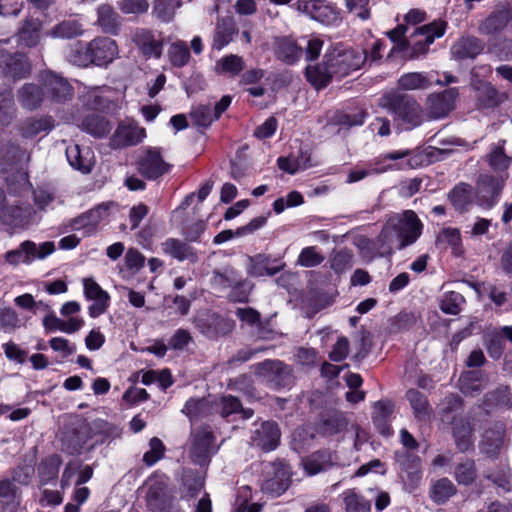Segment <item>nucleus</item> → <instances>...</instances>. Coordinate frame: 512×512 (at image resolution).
<instances>
[{"label":"nucleus","instance_id":"nucleus-10","mask_svg":"<svg viewBox=\"0 0 512 512\" xmlns=\"http://www.w3.org/2000/svg\"><path fill=\"white\" fill-rule=\"evenodd\" d=\"M511 20V4L508 1L499 2L492 12L479 23L478 32L487 36L497 35L505 30Z\"/></svg>","mask_w":512,"mask_h":512},{"label":"nucleus","instance_id":"nucleus-48","mask_svg":"<svg viewBox=\"0 0 512 512\" xmlns=\"http://www.w3.org/2000/svg\"><path fill=\"white\" fill-rule=\"evenodd\" d=\"M431 84V77L420 72L406 73L398 79V87L404 91L427 89Z\"/></svg>","mask_w":512,"mask_h":512},{"label":"nucleus","instance_id":"nucleus-45","mask_svg":"<svg viewBox=\"0 0 512 512\" xmlns=\"http://www.w3.org/2000/svg\"><path fill=\"white\" fill-rule=\"evenodd\" d=\"M504 144L505 140H503L500 145L494 146L486 155V161L489 167L496 172V174H508L507 169L511 164L512 159L505 154Z\"/></svg>","mask_w":512,"mask_h":512},{"label":"nucleus","instance_id":"nucleus-30","mask_svg":"<svg viewBox=\"0 0 512 512\" xmlns=\"http://www.w3.org/2000/svg\"><path fill=\"white\" fill-rule=\"evenodd\" d=\"M108 204H101L94 209L77 217L72 222V227L75 230L83 229L85 235L93 234L96 230L98 223L107 217L108 215Z\"/></svg>","mask_w":512,"mask_h":512},{"label":"nucleus","instance_id":"nucleus-32","mask_svg":"<svg viewBox=\"0 0 512 512\" xmlns=\"http://www.w3.org/2000/svg\"><path fill=\"white\" fill-rule=\"evenodd\" d=\"M305 76L307 81L316 89L326 87L335 78L325 56L320 63L308 65L305 70Z\"/></svg>","mask_w":512,"mask_h":512},{"label":"nucleus","instance_id":"nucleus-17","mask_svg":"<svg viewBox=\"0 0 512 512\" xmlns=\"http://www.w3.org/2000/svg\"><path fill=\"white\" fill-rule=\"evenodd\" d=\"M92 64L106 66L118 56L116 42L108 37H97L89 42Z\"/></svg>","mask_w":512,"mask_h":512},{"label":"nucleus","instance_id":"nucleus-64","mask_svg":"<svg viewBox=\"0 0 512 512\" xmlns=\"http://www.w3.org/2000/svg\"><path fill=\"white\" fill-rule=\"evenodd\" d=\"M149 447L150 449L143 455V461L146 465L152 466L163 457L165 446L159 438L153 437L149 442Z\"/></svg>","mask_w":512,"mask_h":512},{"label":"nucleus","instance_id":"nucleus-11","mask_svg":"<svg viewBox=\"0 0 512 512\" xmlns=\"http://www.w3.org/2000/svg\"><path fill=\"white\" fill-rule=\"evenodd\" d=\"M457 97L458 90L456 88L430 94L426 100V120H438L448 116L455 107Z\"/></svg>","mask_w":512,"mask_h":512},{"label":"nucleus","instance_id":"nucleus-44","mask_svg":"<svg viewBox=\"0 0 512 512\" xmlns=\"http://www.w3.org/2000/svg\"><path fill=\"white\" fill-rule=\"evenodd\" d=\"M83 25L76 19L63 20L48 33L53 38L71 39L83 35Z\"/></svg>","mask_w":512,"mask_h":512},{"label":"nucleus","instance_id":"nucleus-4","mask_svg":"<svg viewBox=\"0 0 512 512\" xmlns=\"http://www.w3.org/2000/svg\"><path fill=\"white\" fill-rule=\"evenodd\" d=\"M251 368L254 374L272 389L285 388L293 382L291 367L280 360H265L252 365Z\"/></svg>","mask_w":512,"mask_h":512},{"label":"nucleus","instance_id":"nucleus-19","mask_svg":"<svg viewBox=\"0 0 512 512\" xmlns=\"http://www.w3.org/2000/svg\"><path fill=\"white\" fill-rule=\"evenodd\" d=\"M84 294L93 304L89 306V315L96 318L102 315L108 308L110 296L92 278L83 279Z\"/></svg>","mask_w":512,"mask_h":512},{"label":"nucleus","instance_id":"nucleus-1","mask_svg":"<svg viewBox=\"0 0 512 512\" xmlns=\"http://www.w3.org/2000/svg\"><path fill=\"white\" fill-rule=\"evenodd\" d=\"M379 106L392 115L394 123L404 130L421 126L425 112L414 97L396 91L385 93L379 100Z\"/></svg>","mask_w":512,"mask_h":512},{"label":"nucleus","instance_id":"nucleus-36","mask_svg":"<svg viewBox=\"0 0 512 512\" xmlns=\"http://www.w3.org/2000/svg\"><path fill=\"white\" fill-rule=\"evenodd\" d=\"M17 97L24 108L34 110L42 104L45 93L39 85L26 83L19 89Z\"/></svg>","mask_w":512,"mask_h":512},{"label":"nucleus","instance_id":"nucleus-21","mask_svg":"<svg viewBox=\"0 0 512 512\" xmlns=\"http://www.w3.org/2000/svg\"><path fill=\"white\" fill-rule=\"evenodd\" d=\"M132 40L145 57L160 58L162 54V41L157 39L150 30L139 28L132 34Z\"/></svg>","mask_w":512,"mask_h":512},{"label":"nucleus","instance_id":"nucleus-59","mask_svg":"<svg viewBox=\"0 0 512 512\" xmlns=\"http://www.w3.org/2000/svg\"><path fill=\"white\" fill-rule=\"evenodd\" d=\"M354 256L348 249L335 252L330 258V268L337 274H342L353 267Z\"/></svg>","mask_w":512,"mask_h":512},{"label":"nucleus","instance_id":"nucleus-56","mask_svg":"<svg viewBox=\"0 0 512 512\" xmlns=\"http://www.w3.org/2000/svg\"><path fill=\"white\" fill-rule=\"evenodd\" d=\"M454 477L455 480L460 485L468 486L472 484L477 477L476 465L474 460L465 459L462 462L458 463L455 467Z\"/></svg>","mask_w":512,"mask_h":512},{"label":"nucleus","instance_id":"nucleus-51","mask_svg":"<svg viewBox=\"0 0 512 512\" xmlns=\"http://www.w3.org/2000/svg\"><path fill=\"white\" fill-rule=\"evenodd\" d=\"M239 273L231 266H226L222 270H214L210 283L212 287L218 290L232 288L238 283Z\"/></svg>","mask_w":512,"mask_h":512},{"label":"nucleus","instance_id":"nucleus-57","mask_svg":"<svg viewBox=\"0 0 512 512\" xmlns=\"http://www.w3.org/2000/svg\"><path fill=\"white\" fill-rule=\"evenodd\" d=\"M342 495L345 512H371V502L354 490H347Z\"/></svg>","mask_w":512,"mask_h":512},{"label":"nucleus","instance_id":"nucleus-39","mask_svg":"<svg viewBox=\"0 0 512 512\" xmlns=\"http://www.w3.org/2000/svg\"><path fill=\"white\" fill-rule=\"evenodd\" d=\"M406 398L409 401L413 413L418 420H429L433 409L427 397L416 389H409L406 392Z\"/></svg>","mask_w":512,"mask_h":512},{"label":"nucleus","instance_id":"nucleus-24","mask_svg":"<svg viewBox=\"0 0 512 512\" xmlns=\"http://www.w3.org/2000/svg\"><path fill=\"white\" fill-rule=\"evenodd\" d=\"M400 478L404 484V489L411 493L419 485L421 475V464L418 457L406 456V459H400Z\"/></svg>","mask_w":512,"mask_h":512},{"label":"nucleus","instance_id":"nucleus-3","mask_svg":"<svg viewBox=\"0 0 512 512\" xmlns=\"http://www.w3.org/2000/svg\"><path fill=\"white\" fill-rule=\"evenodd\" d=\"M335 78H343L358 70L367 59L364 50L341 49L335 47L325 53Z\"/></svg>","mask_w":512,"mask_h":512},{"label":"nucleus","instance_id":"nucleus-5","mask_svg":"<svg viewBox=\"0 0 512 512\" xmlns=\"http://www.w3.org/2000/svg\"><path fill=\"white\" fill-rule=\"evenodd\" d=\"M446 24L443 21H434L415 29L409 36V48L403 51L411 59L427 53L429 46L436 38L444 35Z\"/></svg>","mask_w":512,"mask_h":512},{"label":"nucleus","instance_id":"nucleus-12","mask_svg":"<svg viewBox=\"0 0 512 512\" xmlns=\"http://www.w3.org/2000/svg\"><path fill=\"white\" fill-rule=\"evenodd\" d=\"M509 174H481L477 181V194L486 206L497 203Z\"/></svg>","mask_w":512,"mask_h":512},{"label":"nucleus","instance_id":"nucleus-29","mask_svg":"<svg viewBox=\"0 0 512 512\" xmlns=\"http://www.w3.org/2000/svg\"><path fill=\"white\" fill-rule=\"evenodd\" d=\"M66 157L70 166L83 174L91 172L94 165V155L89 148L82 149L78 144L66 148Z\"/></svg>","mask_w":512,"mask_h":512},{"label":"nucleus","instance_id":"nucleus-46","mask_svg":"<svg viewBox=\"0 0 512 512\" xmlns=\"http://www.w3.org/2000/svg\"><path fill=\"white\" fill-rule=\"evenodd\" d=\"M459 386L463 394L475 396L484 388V376L477 370L467 371L460 376Z\"/></svg>","mask_w":512,"mask_h":512},{"label":"nucleus","instance_id":"nucleus-54","mask_svg":"<svg viewBox=\"0 0 512 512\" xmlns=\"http://www.w3.org/2000/svg\"><path fill=\"white\" fill-rule=\"evenodd\" d=\"M82 128L94 137H105L111 131L110 123L100 115L87 116L82 122Z\"/></svg>","mask_w":512,"mask_h":512},{"label":"nucleus","instance_id":"nucleus-63","mask_svg":"<svg viewBox=\"0 0 512 512\" xmlns=\"http://www.w3.org/2000/svg\"><path fill=\"white\" fill-rule=\"evenodd\" d=\"M347 420L342 413L335 412L322 422V431L326 434H336L347 427Z\"/></svg>","mask_w":512,"mask_h":512},{"label":"nucleus","instance_id":"nucleus-40","mask_svg":"<svg viewBox=\"0 0 512 512\" xmlns=\"http://www.w3.org/2000/svg\"><path fill=\"white\" fill-rule=\"evenodd\" d=\"M236 32L235 22L231 17H225L218 20L216 24L213 48L221 50L228 45Z\"/></svg>","mask_w":512,"mask_h":512},{"label":"nucleus","instance_id":"nucleus-35","mask_svg":"<svg viewBox=\"0 0 512 512\" xmlns=\"http://www.w3.org/2000/svg\"><path fill=\"white\" fill-rule=\"evenodd\" d=\"M4 70L2 73L5 77H10L12 80H18L26 77L30 73V63L27 57L23 54L16 53L9 55L4 59Z\"/></svg>","mask_w":512,"mask_h":512},{"label":"nucleus","instance_id":"nucleus-62","mask_svg":"<svg viewBox=\"0 0 512 512\" xmlns=\"http://www.w3.org/2000/svg\"><path fill=\"white\" fill-rule=\"evenodd\" d=\"M324 259L325 257L318 252L317 247L309 246L301 250L297 264L302 267L311 268L320 265Z\"/></svg>","mask_w":512,"mask_h":512},{"label":"nucleus","instance_id":"nucleus-34","mask_svg":"<svg viewBox=\"0 0 512 512\" xmlns=\"http://www.w3.org/2000/svg\"><path fill=\"white\" fill-rule=\"evenodd\" d=\"M42 324L46 331L52 332L59 330L67 334H72L82 328L84 321L79 317H71L67 321H64L56 317L54 311H52L45 315Z\"/></svg>","mask_w":512,"mask_h":512},{"label":"nucleus","instance_id":"nucleus-47","mask_svg":"<svg viewBox=\"0 0 512 512\" xmlns=\"http://www.w3.org/2000/svg\"><path fill=\"white\" fill-rule=\"evenodd\" d=\"M41 22L37 19L25 21L19 29L17 37L19 44L26 47H34L40 41Z\"/></svg>","mask_w":512,"mask_h":512},{"label":"nucleus","instance_id":"nucleus-55","mask_svg":"<svg viewBox=\"0 0 512 512\" xmlns=\"http://www.w3.org/2000/svg\"><path fill=\"white\" fill-rule=\"evenodd\" d=\"M244 69L242 57L230 54L222 57L216 62L215 71L217 74L237 75Z\"/></svg>","mask_w":512,"mask_h":512},{"label":"nucleus","instance_id":"nucleus-31","mask_svg":"<svg viewBox=\"0 0 512 512\" xmlns=\"http://www.w3.org/2000/svg\"><path fill=\"white\" fill-rule=\"evenodd\" d=\"M162 250L165 254L178 261L195 263L198 261L196 251L188 243L175 238H168L162 243Z\"/></svg>","mask_w":512,"mask_h":512},{"label":"nucleus","instance_id":"nucleus-15","mask_svg":"<svg viewBox=\"0 0 512 512\" xmlns=\"http://www.w3.org/2000/svg\"><path fill=\"white\" fill-rule=\"evenodd\" d=\"M357 247L360 250L361 257L367 262H372L378 257H391L394 253L392 246L382 230L375 239H360L357 243Z\"/></svg>","mask_w":512,"mask_h":512},{"label":"nucleus","instance_id":"nucleus-23","mask_svg":"<svg viewBox=\"0 0 512 512\" xmlns=\"http://www.w3.org/2000/svg\"><path fill=\"white\" fill-rule=\"evenodd\" d=\"M43 86L47 96L56 102L68 100L73 95L71 85L64 78L51 72L43 76Z\"/></svg>","mask_w":512,"mask_h":512},{"label":"nucleus","instance_id":"nucleus-20","mask_svg":"<svg viewBox=\"0 0 512 512\" xmlns=\"http://www.w3.org/2000/svg\"><path fill=\"white\" fill-rule=\"evenodd\" d=\"M281 432L274 421H265L257 428L252 436V443L264 451L274 450L280 441Z\"/></svg>","mask_w":512,"mask_h":512},{"label":"nucleus","instance_id":"nucleus-6","mask_svg":"<svg viewBox=\"0 0 512 512\" xmlns=\"http://www.w3.org/2000/svg\"><path fill=\"white\" fill-rule=\"evenodd\" d=\"M136 168L145 179L158 180L171 171L172 164L163 158L160 148L147 147L139 156Z\"/></svg>","mask_w":512,"mask_h":512},{"label":"nucleus","instance_id":"nucleus-58","mask_svg":"<svg viewBox=\"0 0 512 512\" xmlns=\"http://www.w3.org/2000/svg\"><path fill=\"white\" fill-rule=\"evenodd\" d=\"M277 163L281 170L289 174H295L299 170H304L311 166L310 156L307 153H301L298 158L280 157Z\"/></svg>","mask_w":512,"mask_h":512},{"label":"nucleus","instance_id":"nucleus-52","mask_svg":"<svg viewBox=\"0 0 512 512\" xmlns=\"http://www.w3.org/2000/svg\"><path fill=\"white\" fill-rule=\"evenodd\" d=\"M89 43L81 41L75 42L69 47V51L66 55L67 60L73 65L79 67H87L92 64V58L90 53Z\"/></svg>","mask_w":512,"mask_h":512},{"label":"nucleus","instance_id":"nucleus-37","mask_svg":"<svg viewBox=\"0 0 512 512\" xmlns=\"http://www.w3.org/2000/svg\"><path fill=\"white\" fill-rule=\"evenodd\" d=\"M302 53V47H299L294 40L287 37L276 40L275 55L279 60L287 64H294L300 59Z\"/></svg>","mask_w":512,"mask_h":512},{"label":"nucleus","instance_id":"nucleus-22","mask_svg":"<svg viewBox=\"0 0 512 512\" xmlns=\"http://www.w3.org/2000/svg\"><path fill=\"white\" fill-rule=\"evenodd\" d=\"M145 136L146 132L144 128L134 124H121L117 127L111 138V145L114 148L137 145Z\"/></svg>","mask_w":512,"mask_h":512},{"label":"nucleus","instance_id":"nucleus-26","mask_svg":"<svg viewBox=\"0 0 512 512\" xmlns=\"http://www.w3.org/2000/svg\"><path fill=\"white\" fill-rule=\"evenodd\" d=\"M195 325L203 335L210 339L225 335L232 328L229 321L216 315L198 317L195 319Z\"/></svg>","mask_w":512,"mask_h":512},{"label":"nucleus","instance_id":"nucleus-41","mask_svg":"<svg viewBox=\"0 0 512 512\" xmlns=\"http://www.w3.org/2000/svg\"><path fill=\"white\" fill-rule=\"evenodd\" d=\"M393 413V404L390 401H378L374 404L372 415L373 423L384 435H390L389 419Z\"/></svg>","mask_w":512,"mask_h":512},{"label":"nucleus","instance_id":"nucleus-14","mask_svg":"<svg viewBox=\"0 0 512 512\" xmlns=\"http://www.w3.org/2000/svg\"><path fill=\"white\" fill-rule=\"evenodd\" d=\"M214 435L207 428L199 429L192 439L190 448V457L192 461L199 465H205L209 462L214 453Z\"/></svg>","mask_w":512,"mask_h":512},{"label":"nucleus","instance_id":"nucleus-33","mask_svg":"<svg viewBox=\"0 0 512 512\" xmlns=\"http://www.w3.org/2000/svg\"><path fill=\"white\" fill-rule=\"evenodd\" d=\"M476 98L481 107L494 108L504 102L507 98L505 93H500L489 82L479 81L475 85Z\"/></svg>","mask_w":512,"mask_h":512},{"label":"nucleus","instance_id":"nucleus-53","mask_svg":"<svg viewBox=\"0 0 512 512\" xmlns=\"http://www.w3.org/2000/svg\"><path fill=\"white\" fill-rule=\"evenodd\" d=\"M190 421H198L211 413V406L205 398H191L182 409Z\"/></svg>","mask_w":512,"mask_h":512},{"label":"nucleus","instance_id":"nucleus-7","mask_svg":"<svg viewBox=\"0 0 512 512\" xmlns=\"http://www.w3.org/2000/svg\"><path fill=\"white\" fill-rule=\"evenodd\" d=\"M148 486L146 502L151 511L182 512L178 501L168 492L163 480L151 478Z\"/></svg>","mask_w":512,"mask_h":512},{"label":"nucleus","instance_id":"nucleus-28","mask_svg":"<svg viewBox=\"0 0 512 512\" xmlns=\"http://www.w3.org/2000/svg\"><path fill=\"white\" fill-rule=\"evenodd\" d=\"M248 261L247 273L253 277H261L264 275L273 276L280 272L285 266L282 262L273 265L272 263H277L278 261L272 260L270 256L265 254H257L249 257Z\"/></svg>","mask_w":512,"mask_h":512},{"label":"nucleus","instance_id":"nucleus-27","mask_svg":"<svg viewBox=\"0 0 512 512\" xmlns=\"http://www.w3.org/2000/svg\"><path fill=\"white\" fill-rule=\"evenodd\" d=\"M505 430L502 424H494L485 429L479 444L480 451L489 457H495L504 443Z\"/></svg>","mask_w":512,"mask_h":512},{"label":"nucleus","instance_id":"nucleus-38","mask_svg":"<svg viewBox=\"0 0 512 512\" xmlns=\"http://www.w3.org/2000/svg\"><path fill=\"white\" fill-rule=\"evenodd\" d=\"M456 492L457 489L453 482L450 479L444 477L432 481L429 496L434 503L442 505L446 503L452 496H454Z\"/></svg>","mask_w":512,"mask_h":512},{"label":"nucleus","instance_id":"nucleus-25","mask_svg":"<svg viewBox=\"0 0 512 512\" xmlns=\"http://www.w3.org/2000/svg\"><path fill=\"white\" fill-rule=\"evenodd\" d=\"M484 50V43L475 36H463L451 47V55L457 60L474 59Z\"/></svg>","mask_w":512,"mask_h":512},{"label":"nucleus","instance_id":"nucleus-61","mask_svg":"<svg viewBox=\"0 0 512 512\" xmlns=\"http://www.w3.org/2000/svg\"><path fill=\"white\" fill-rule=\"evenodd\" d=\"M464 302L465 299L462 294L455 291H449L443 294L440 300V309L445 314L457 315Z\"/></svg>","mask_w":512,"mask_h":512},{"label":"nucleus","instance_id":"nucleus-16","mask_svg":"<svg viewBox=\"0 0 512 512\" xmlns=\"http://www.w3.org/2000/svg\"><path fill=\"white\" fill-rule=\"evenodd\" d=\"M231 97L228 95L223 96L214 107L208 105H198L193 108L190 113L192 122L200 127H208L214 120H217L222 113L229 107Z\"/></svg>","mask_w":512,"mask_h":512},{"label":"nucleus","instance_id":"nucleus-43","mask_svg":"<svg viewBox=\"0 0 512 512\" xmlns=\"http://www.w3.org/2000/svg\"><path fill=\"white\" fill-rule=\"evenodd\" d=\"M54 128V119L51 116L29 118L21 125V134L25 138H32L41 132H48Z\"/></svg>","mask_w":512,"mask_h":512},{"label":"nucleus","instance_id":"nucleus-2","mask_svg":"<svg viewBox=\"0 0 512 512\" xmlns=\"http://www.w3.org/2000/svg\"><path fill=\"white\" fill-rule=\"evenodd\" d=\"M382 231L394 251L403 250L420 238L423 223L413 210H404L389 216Z\"/></svg>","mask_w":512,"mask_h":512},{"label":"nucleus","instance_id":"nucleus-8","mask_svg":"<svg viewBox=\"0 0 512 512\" xmlns=\"http://www.w3.org/2000/svg\"><path fill=\"white\" fill-rule=\"evenodd\" d=\"M55 251V245L51 241L44 242L39 246L35 242L26 240L19 248L6 253V260L10 264H29L35 259H45Z\"/></svg>","mask_w":512,"mask_h":512},{"label":"nucleus","instance_id":"nucleus-60","mask_svg":"<svg viewBox=\"0 0 512 512\" xmlns=\"http://www.w3.org/2000/svg\"><path fill=\"white\" fill-rule=\"evenodd\" d=\"M168 57L171 64L175 67H183L190 60V51L184 41H178L169 47Z\"/></svg>","mask_w":512,"mask_h":512},{"label":"nucleus","instance_id":"nucleus-9","mask_svg":"<svg viewBox=\"0 0 512 512\" xmlns=\"http://www.w3.org/2000/svg\"><path fill=\"white\" fill-rule=\"evenodd\" d=\"M292 7L324 25H333L339 20L337 10L323 0H297Z\"/></svg>","mask_w":512,"mask_h":512},{"label":"nucleus","instance_id":"nucleus-42","mask_svg":"<svg viewBox=\"0 0 512 512\" xmlns=\"http://www.w3.org/2000/svg\"><path fill=\"white\" fill-rule=\"evenodd\" d=\"M97 24L106 33L117 34L120 26L119 15L109 4H102L97 9Z\"/></svg>","mask_w":512,"mask_h":512},{"label":"nucleus","instance_id":"nucleus-50","mask_svg":"<svg viewBox=\"0 0 512 512\" xmlns=\"http://www.w3.org/2000/svg\"><path fill=\"white\" fill-rule=\"evenodd\" d=\"M436 243L439 245L449 246L452 250V253L456 256H462L464 253L461 233L458 228H443L437 235Z\"/></svg>","mask_w":512,"mask_h":512},{"label":"nucleus","instance_id":"nucleus-18","mask_svg":"<svg viewBox=\"0 0 512 512\" xmlns=\"http://www.w3.org/2000/svg\"><path fill=\"white\" fill-rule=\"evenodd\" d=\"M272 477L265 479L261 485L263 492L272 497H278L283 494L290 485L289 467L282 462L272 465Z\"/></svg>","mask_w":512,"mask_h":512},{"label":"nucleus","instance_id":"nucleus-13","mask_svg":"<svg viewBox=\"0 0 512 512\" xmlns=\"http://www.w3.org/2000/svg\"><path fill=\"white\" fill-rule=\"evenodd\" d=\"M475 416H455L451 422L452 436L456 447L461 452H466L473 447L474 429L477 423Z\"/></svg>","mask_w":512,"mask_h":512},{"label":"nucleus","instance_id":"nucleus-49","mask_svg":"<svg viewBox=\"0 0 512 512\" xmlns=\"http://www.w3.org/2000/svg\"><path fill=\"white\" fill-rule=\"evenodd\" d=\"M331 466L332 458L326 451L315 452L303 461L304 470L309 476L325 471Z\"/></svg>","mask_w":512,"mask_h":512}]
</instances>
